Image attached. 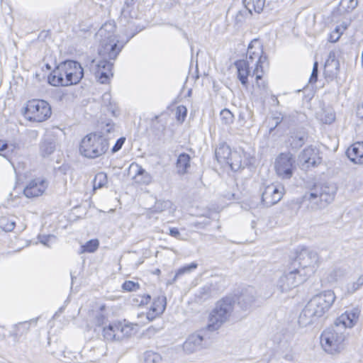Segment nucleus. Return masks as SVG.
I'll return each mask as SVG.
<instances>
[{
    "instance_id": "45",
    "label": "nucleus",
    "mask_w": 363,
    "mask_h": 363,
    "mask_svg": "<svg viewBox=\"0 0 363 363\" xmlns=\"http://www.w3.org/2000/svg\"><path fill=\"white\" fill-rule=\"evenodd\" d=\"M211 295V285L206 284L201 288L198 297L201 299H206Z\"/></svg>"
},
{
    "instance_id": "38",
    "label": "nucleus",
    "mask_w": 363,
    "mask_h": 363,
    "mask_svg": "<svg viewBox=\"0 0 363 363\" xmlns=\"http://www.w3.org/2000/svg\"><path fill=\"white\" fill-rule=\"evenodd\" d=\"M162 357L157 352L147 351L144 354L145 363H160Z\"/></svg>"
},
{
    "instance_id": "57",
    "label": "nucleus",
    "mask_w": 363,
    "mask_h": 363,
    "mask_svg": "<svg viewBox=\"0 0 363 363\" xmlns=\"http://www.w3.org/2000/svg\"><path fill=\"white\" fill-rule=\"evenodd\" d=\"M343 3L347 4V11H352L354 9L358 4L357 0H342Z\"/></svg>"
},
{
    "instance_id": "11",
    "label": "nucleus",
    "mask_w": 363,
    "mask_h": 363,
    "mask_svg": "<svg viewBox=\"0 0 363 363\" xmlns=\"http://www.w3.org/2000/svg\"><path fill=\"white\" fill-rule=\"evenodd\" d=\"M274 168L279 177L290 179L296 169L294 155L291 152L279 154L275 160Z\"/></svg>"
},
{
    "instance_id": "56",
    "label": "nucleus",
    "mask_w": 363,
    "mask_h": 363,
    "mask_svg": "<svg viewBox=\"0 0 363 363\" xmlns=\"http://www.w3.org/2000/svg\"><path fill=\"white\" fill-rule=\"evenodd\" d=\"M294 355L292 352V348L291 347H288L286 348V351L283 354V358L288 362H291L294 360Z\"/></svg>"
},
{
    "instance_id": "63",
    "label": "nucleus",
    "mask_w": 363,
    "mask_h": 363,
    "mask_svg": "<svg viewBox=\"0 0 363 363\" xmlns=\"http://www.w3.org/2000/svg\"><path fill=\"white\" fill-rule=\"evenodd\" d=\"M357 115L358 117L363 118V102L358 104L357 108Z\"/></svg>"
},
{
    "instance_id": "46",
    "label": "nucleus",
    "mask_w": 363,
    "mask_h": 363,
    "mask_svg": "<svg viewBox=\"0 0 363 363\" xmlns=\"http://www.w3.org/2000/svg\"><path fill=\"white\" fill-rule=\"evenodd\" d=\"M335 119V115L332 111H324L321 116V121L325 124L332 123Z\"/></svg>"
},
{
    "instance_id": "44",
    "label": "nucleus",
    "mask_w": 363,
    "mask_h": 363,
    "mask_svg": "<svg viewBox=\"0 0 363 363\" xmlns=\"http://www.w3.org/2000/svg\"><path fill=\"white\" fill-rule=\"evenodd\" d=\"M56 237L53 235H38L39 242L45 246L50 247V242L55 241Z\"/></svg>"
},
{
    "instance_id": "12",
    "label": "nucleus",
    "mask_w": 363,
    "mask_h": 363,
    "mask_svg": "<svg viewBox=\"0 0 363 363\" xmlns=\"http://www.w3.org/2000/svg\"><path fill=\"white\" fill-rule=\"evenodd\" d=\"M133 328L127 324L121 322L109 323L108 326L104 327L103 335L109 341H121L131 335Z\"/></svg>"
},
{
    "instance_id": "18",
    "label": "nucleus",
    "mask_w": 363,
    "mask_h": 363,
    "mask_svg": "<svg viewBox=\"0 0 363 363\" xmlns=\"http://www.w3.org/2000/svg\"><path fill=\"white\" fill-rule=\"evenodd\" d=\"M203 337L201 335L194 333L189 336L183 344V350L187 354L194 353L203 347Z\"/></svg>"
},
{
    "instance_id": "43",
    "label": "nucleus",
    "mask_w": 363,
    "mask_h": 363,
    "mask_svg": "<svg viewBox=\"0 0 363 363\" xmlns=\"http://www.w3.org/2000/svg\"><path fill=\"white\" fill-rule=\"evenodd\" d=\"M122 289L126 291H135L140 289V284L133 281H125L122 284Z\"/></svg>"
},
{
    "instance_id": "53",
    "label": "nucleus",
    "mask_w": 363,
    "mask_h": 363,
    "mask_svg": "<svg viewBox=\"0 0 363 363\" xmlns=\"http://www.w3.org/2000/svg\"><path fill=\"white\" fill-rule=\"evenodd\" d=\"M60 65H63L65 68H82L81 64L74 60H65Z\"/></svg>"
},
{
    "instance_id": "36",
    "label": "nucleus",
    "mask_w": 363,
    "mask_h": 363,
    "mask_svg": "<svg viewBox=\"0 0 363 363\" xmlns=\"http://www.w3.org/2000/svg\"><path fill=\"white\" fill-rule=\"evenodd\" d=\"M363 286V275L358 277L355 281L348 283L346 286V293L347 294H353L361 286Z\"/></svg>"
},
{
    "instance_id": "20",
    "label": "nucleus",
    "mask_w": 363,
    "mask_h": 363,
    "mask_svg": "<svg viewBox=\"0 0 363 363\" xmlns=\"http://www.w3.org/2000/svg\"><path fill=\"white\" fill-rule=\"evenodd\" d=\"M255 291L253 287L245 289L237 298L238 306L242 310L249 309L255 301Z\"/></svg>"
},
{
    "instance_id": "24",
    "label": "nucleus",
    "mask_w": 363,
    "mask_h": 363,
    "mask_svg": "<svg viewBox=\"0 0 363 363\" xmlns=\"http://www.w3.org/2000/svg\"><path fill=\"white\" fill-rule=\"evenodd\" d=\"M176 210L175 206L172 202L169 200H159L155 203V205L150 211L153 213H162L164 211H168L172 214Z\"/></svg>"
},
{
    "instance_id": "10",
    "label": "nucleus",
    "mask_w": 363,
    "mask_h": 363,
    "mask_svg": "<svg viewBox=\"0 0 363 363\" xmlns=\"http://www.w3.org/2000/svg\"><path fill=\"white\" fill-rule=\"evenodd\" d=\"M296 262H298V270L304 271L307 274V278L314 273L315 268L319 263V257L316 252L303 248L298 252L296 257Z\"/></svg>"
},
{
    "instance_id": "33",
    "label": "nucleus",
    "mask_w": 363,
    "mask_h": 363,
    "mask_svg": "<svg viewBox=\"0 0 363 363\" xmlns=\"http://www.w3.org/2000/svg\"><path fill=\"white\" fill-rule=\"evenodd\" d=\"M345 272L340 268H335L328 272L326 277V280L329 283H335L340 279L343 277Z\"/></svg>"
},
{
    "instance_id": "64",
    "label": "nucleus",
    "mask_w": 363,
    "mask_h": 363,
    "mask_svg": "<svg viewBox=\"0 0 363 363\" xmlns=\"http://www.w3.org/2000/svg\"><path fill=\"white\" fill-rule=\"evenodd\" d=\"M199 69H189V75H191L193 78L195 79H199Z\"/></svg>"
},
{
    "instance_id": "32",
    "label": "nucleus",
    "mask_w": 363,
    "mask_h": 363,
    "mask_svg": "<svg viewBox=\"0 0 363 363\" xmlns=\"http://www.w3.org/2000/svg\"><path fill=\"white\" fill-rule=\"evenodd\" d=\"M232 170L236 171L242 167V160L240 154L234 151L233 152L228 162L227 163Z\"/></svg>"
},
{
    "instance_id": "30",
    "label": "nucleus",
    "mask_w": 363,
    "mask_h": 363,
    "mask_svg": "<svg viewBox=\"0 0 363 363\" xmlns=\"http://www.w3.org/2000/svg\"><path fill=\"white\" fill-rule=\"evenodd\" d=\"M61 69H53L48 77V82L52 86H66L65 79L60 72Z\"/></svg>"
},
{
    "instance_id": "14",
    "label": "nucleus",
    "mask_w": 363,
    "mask_h": 363,
    "mask_svg": "<svg viewBox=\"0 0 363 363\" xmlns=\"http://www.w3.org/2000/svg\"><path fill=\"white\" fill-rule=\"evenodd\" d=\"M298 160L303 167H316L322 162L319 150L313 145L306 147L299 155Z\"/></svg>"
},
{
    "instance_id": "34",
    "label": "nucleus",
    "mask_w": 363,
    "mask_h": 363,
    "mask_svg": "<svg viewBox=\"0 0 363 363\" xmlns=\"http://www.w3.org/2000/svg\"><path fill=\"white\" fill-rule=\"evenodd\" d=\"M150 300L151 296L149 294H137L133 296L131 302L135 306H142L147 305Z\"/></svg>"
},
{
    "instance_id": "4",
    "label": "nucleus",
    "mask_w": 363,
    "mask_h": 363,
    "mask_svg": "<svg viewBox=\"0 0 363 363\" xmlns=\"http://www.w3.org/2000/svg\"><path fill=\"white\" fill-rule=\"evenodd\" d=\"M108 140L97 133L86 135L81 141L79 151L86 157L94 159L106 153L108 149Z\"/></svg>"
},
{
    "instance_id": "7",
    "label": "nucleus",
    "mask_w": 363,
    "mask_h": 363,
    "mask_svg": "<svg viewBox=\"0 0 363 363\" xmlns=\"http://www.w3.org/2000/svg\"><path fill=\"white\" fill-rule=\"evenodd\" d=\"M52 113L50 104L44 101L33 99L28 101L24 108L23 115L29 121L40 123L46 121Z\"/></svg>"
},
{
    "instance_id": "58",
    "label": "nucleus",
    "mask_w": 363,
    "mask_h": 363,
    "mask_svg": "<svg viewBox=\"0 0 363 363\" xmlns=\"http://www.w3.org/2000/svg\"><path fill=\"white\" fill-rule=\"evenodd\" d=\"M249 14L247 10L245 8L243 10L239 11L235 16V21L240 23L243 21L245 15Z\"/></svg>"
},
{
    "instance_id": "47",
    "label": "nucleus",
    "mask_w": 363,
    "mask_h": 363,
    "mask_svg": "<svg viewBox=\"0 0 363 363\" xmlns=\"http://www.w3.org/2000/svg\"><path fill=\"white\" fill-rule=\"evenodd\" d=\"M1 225L4 230L10 232L13 230L16 225V223L13 220H9L6 218H3L1 220Z\"/></svg>"
},
{
    "instance_id": "60",
    "label": "nucleus",
    "mask_w": 363,
    "mask_h": 363,
    "mask_svg": "<svg viewBox=\"0 0 363 363\" xmlns=\"http://www.w3.org/2000/svg\"><path fill=\"white\" fill-rule=\"evenodd\" d=\"M318 69H312V72H311V77L309 78L308 83L311 84L315 83L318 79Z\"/></svg>"
},
{
    "instance_id": "28",
    "label": "nucleus",
    "mask_w": 363,
    "mask_h": 363,
    "mask_svg": "<svg viewBox=\"0 0 363 363\" xmlns=\"http://www.w3.org/2000/svg\"><path fill=\"white\" fill-rule=\"evenodd\" d=\"M37 318L30 319L28 321L20 322L14 325V335L16 337H20L23 335L26 334L30 330V327L32 324L36 325Z\"/></svg>"
},
{
    "instance_id": "22",
    "label": "nucleus",
    "mask_w": 363,
    "mask_h": 363,
    "mask_svg": "<svg viewBox=\"0 0 363 363\" xmlns=\"http://www.w3.org/2000/svg\"><path fill=\"white\" fill-rule=\"evenodd\" d=\"M56 148V140L53 136L45 137L40 143V154L45 157L54 152Z\"/></svg>"
},
{
    "instance_id": "29",
    "label": "nucleus",
    "mask_w": 363,
    "mask_h": 363,
    "mask_svg": "<svg viewBox=\"0 0 363 363\" xmlns=\"http://www.w3.org/2000/svg\"><path fill=\"white\" fill-rule=\"evenodd\" d=\"M16 149L17 146L15 144H9L0 140V155L3 156L9 161H11L12 155L15 153Z\"/></svg>"
},
{
    "instance_id": "17",
    "label": "nucleus",
    "mask_w": 363,
    "mask_h": 363,
    "mask_svg": "<svg viewBox=\"0 0 363 363\" xmlns=\"http://www.w3.org/2000/svg\"><path fill=\"white\" fill-rule=\"evenodd\" d=\"M131 170L135 172L133 179L135 183L147 185L152 182V177L151 174L138 164L134 162L132 163L129 167V171Z\"/></svg>"
},
{
    "instance_id": "5",
    "label": "nucleus",
    "mask_w": 363,
    "mask_h": 363,
    "mask_svg": "<svg viewBox=\"0 0 363 363\" xmlns=\"http://www.w3.org/2000/svg\"><path fill=\"white\" fill-rule=\"evenodd\" d=\"M233 297H225L218 301L209 315L207 329L210 331L218 330L229 318L235 306Z\"/></svg>"
},
{
    "instance_id": "61",
    "label": "nucleus",
    "mask_w": 363,
    "mask_h": 363,
    "mask_svg": "<svg viewBox=\"0 0 363 363\" xmlns=\"http://www.w3.org/2000/svg\"><path fill=\"white\" fill-rule=\"evenodd\" d=\"M169 235L178 239H179L180 237V233L177 228H171L169 229Z\"/></svg>"
},
{
    "instance_id": "42",
    "label": "nucleus",
    "mask_w": 363,
    "mask_h": 363,
    "mask_svg": "<svg viewBox=\"0 0 363 363\" xmlns=\"http://www.w3.org/2000/svg\"><path fill=\"white\" fill-rule=\"evenodd\" d=\"M238 76L242 84L245 86L247 84V77H253L250 69H238Z\"/></svg>"
},
{
    "instance_id": "55",
    "label": "nucleus",
    "mask_w": 363,
    "mask_h": 363,
    "mask_svg": "<svg viewBox=\"0 0 363 363\" xmlns=\"http://www.w3.org/2000/svg\"><path fill=\"white\" fill-rule=\"evenodd\" d=\"M125 141V138H124V137H121L119 139H118L117 141L116 142L115 145L112 147V150H111L112 152L115 153V152H118L119 150H121L123 145L124 144Z\"/></svg>"
},
{
    "instance_id": "2",
    "label": "nucleus",
    "mask_w": 363,
    "mask_h": 363,
    "mask_svg": "<svg viewBox=\"0 0 363 363\" xmlns=\"http://www.w3.org/2000/svg\"><path fill=\"white\" fill-rule=\"evenodd\" d=\"M115 30V23L111 21L105 23L98 30L96 36L100 43L99 54L101 60L97 62L92 60L91 66L94 65L96 68H111L113 66V61L123 46L133 36L132 35L123 38L116 35Z\"/></svg>"
},
{
    "instance_id": "8",
    "label": "nucleus",
    "mask_w": 363,
    "mask_h": 363,
    "mask_svg": "<svg viewBox=\"0 0 363 363\" xmlns=\"http://www.w3.org/2000/svg\"><path fill=\"white\" fill-rule=\"evenodd\" d=\"M335 298V293L331 290H327L313 296L306 306L318 319L329 311Z\"/></svg>"
},
{
    "instance_id": "54",
    "label": "nucleus",
    "mask_w": 363,
    "mask_h": 363,
    "mask_svg": "<svg viewBox=\"0 0 363 363\" xmlns=\"http://www.w3.org/2000/svg\"><path fill=\"white\" fill-rule=\"evenodd\" d=\"M340 30H341V28L338 26H337L335 28V30L330 34V41L335 43L339 40V38L342 34V32Z\"/></svg>"
},
{
    "instance_id": "51",
    "label": "nucleus",
    "mask_w": 363,
    "mask_h": 363,
    "mask_svg": "<svg viewBox=\"0 0 363 363\" xmlns=\"http://www.w3.org/2000/svg\"><path fill=\"white\" fill-rule=\"evenodd\" d=\"M102 103L104 106L109 107V110L112 111L113 113H114V111L112 108V103H111V95L109 92H105L102 96Z\"/></svg>"
},
{
    "instance_id": "25",
    "label": "nucleus",
    "mask_w": 363,
    "mask_h": 363,
    "mask_svg": "<svg viewBox=\"0 0 363 363\" xmlns=\"http://www.w3.org/2000/svg\"><path fill=\"white\" fill-rule=\"evenodd\" d=\"M191 157L186 153H182L178 156L176 163V169L179 174L187 173L190 167Z\"/></svg>"
},
{
    "instance_id": "3",
    "label": "nucleus",
    "mask_w": 363,
    "mask_h": 363,
    "mask_svg": "<svg viewBox=\"0 0 363 363\" xmlns=\"http://www.w3.org/2000/svg\"><path fill=\"white\" fill-rule=\"evenodd\" d=\"M236 68H265L269 66L268 56L263 51L259 40H252L248 45L245 60L235 62Z\"/></svg>"
},
{
    "instance_id": "13",
    "label": "nucleus",
    "mask_w": 363,
    "mask_h": 363,
    "mask_svg": "<svg viewBox=\"0 0 363 363\" xmlns=\"http://www.w3.org/2000/svg\"><path fill=\"white\" fill-rule=\"evenodd\" d=\"M284 195V187L281 185L271 184L264 187L262 194V201L267 207L277 203Z\"/></svg>"
},
{
    "instance_id": "40",
    "label": "nucleus",
    "mask_w": 363,
    "mask_h": 363,
    "mask_svg": "<svg viewBox=\"0 0 363 363\" xmlns=\"http://www.w3.org/2000/svg\"><path fill=\"white\" fill-rule=\"evenodd\" d=\"M220 116L222 123L225 125H230L233 122L234 116L231 111L227 108H224L220 111Z\"/></svg>"
},
{
    "instance_id": "23",
    "label": "nucleus",
    "mask_w": 363,
    "mask_h": 363,
    "mask_svg": "<svg viewBox=\"0 0 363 363\" xmlns=\"http://www.w3.org/2000/svg\"><path fill=\"white\" fill-rule=\"evenodd\" d=\"M232 153L230 147L225 143L220 144L215 150L216 158L220 164H227Z\"/></svg>"
},
{
    "instance_id": "1",
    "label": "nucleus",
    "mask_w": 363,
    "mask_h": 363,
    "mask_svg": "<svg viewBox=\"0 0 363 363\" xmlns=\"http://www.w3.org/2000/svg\"><path fill=\"white\" fill-rule=\"evenodd\" d=\"M359 314L360 310L358 308L347 311L335 320L332 326L323 331L320 344L324 351L330 354H335L345 349L348 335L347 329L355 325Z\"/></svg>"
},
{
    "instance_id": "49",
    "label": "nucleus",
    "mask_w": 363,
    "mask_h": 363,
    "mask_svg": "<svg viewBox=\"0 0 363 363\" xmlns=\"http://www.w3.org/2000/svg\"><path fill=\"white\" fill-rule=\"evenodd\" d=\"M187 110L185 106H179L177 108L176 117L178 121L183 122L186 116Z\"/></svg>"
},
{
    "instance_id": "62",
    "label": "nucleus",
    "mask_w": 363,
    "mask_h": 363,
    "mask_svg": "<svg viewBox=\"0 0 363 363\" xmlns=\"http://www.w3.org/2000/svg\"><path fill=\"white\" fill-rule=\"evenodd\" d=\"M114 130V124L113 123H107L106 126L103 128L104 133H109Z\"/></svg>"
},
{
    "instance_id": "27",
    "label": "nucleus",
    "mask_w": 363,
    "mask_h": 363,
    "mask_svg": "<svg viewBox=\"0 0 363 363\" xmlns=\"http://www.w3.org/2000/svg\"><path fill=\"white\" fill-rule=\"evenodd\" d=\"M266 0H243V4L248 13L252 14L254 11L259 13L263 11Z\"/></svg>"
},
{
    "instance_id": "31",
    "label": "nucleus",
    "mask_w": 363,
    "mask_h": 363,
    "mask_svg": "<svg viewBox=\"0 0 363 363\" xmlns=\"http://www.w3.org/2000/svg\"><path fill=\"white\" fill-rule=\"evenodd\" d=\"M78 72H65V74L66 76L65 81H66V86L69 84H77L80 79L84 76V69H77Z\"/></svg>"
},
{
    "instance_id": "50",
    "label": "nucleus",
    "mask_w": 363,
    "mask_h": 363,
    "mask_svg": "<svg viewBox=\"0 0 363 363\" xmlns=\"http://www.w3.org/2000/svg\"><path fill=\"white\" fill-rule=\"evenodd\" d=\"M283 116L281 113H279L277 116H273L269 123H272V127L269 128V133H272L283 121Z\"/></svg>"
},
{
    "instance_id": "26",
    "label": "nucleus",
    "mask_w": 363,
    "mask_h": 363,
    "mask_svg": "<svg viewBox=\"0 0 363 363\" xmlns=\"http://www.w3.org/2000/svg\"><path fill=\"white\" fill-rule=\"evenodd\" d=\"M317 320L318 318L314 316V313L306 305L299 315L298 323L300 325L306 327L313 323Z\"/></svg>"
},
{
    "instance_id": "9",
    "label": "nucleus",
    "mask_w": 363,
    "mask_h": 363,
    "mask_svg": "<svg viewBox=\"0 0 363 363\" xmlns=\"http://www.w3.org/2000/svg\"><path fill=\"white\" fill-rule=\"evenodd\" d=\"M307 279V274L304 271L294 268L285 272L278 279L277 287L281 292H288L303 284Z\"/></svg>"
},
{
    "instance_id": "6",
    "label": "nucleus",
    "mask_w": 363,
    "mask_h": 363,
    "mask_svg": "<svg viewBox=\"0 0 363 363\" xmlns=\"http://www.w3.org/2000/svg\"><path fill=\"white\" fill-rule=\"evenodd\" d=\"M337 188L334 184H325L315 187L314 191L305 195L314 209H321L330 203L335 198Z\"/></svg>"
},
{
    "instance_id": "21",
    "label": "nucleus",
    "mask_w": 363,
    "mask_h": 363,
    "mask_svg": "<svg viewBox=\"0 0 363 363\" xmlns=\"http://www.w3.org/2000/svg\"><path fill=\"white\" fill-rule=\"evenodd\" d=\"M346 153L354 163L363 164V142L354 143L347 149Z\"/></svg>"
},
{
    "instance_id": "48",
    "label": "nucleus",
    "mask_w": 363,
    "mask_h": 363,
    "mask_svg": "<svg viewBox=\"0 0 363 363\" xmlns=\"http://www.w3.org/2000/svg\"><path fill=\"white\" fill-rule=\"evenodd\" d=\"M256 75V81L257 85L258 87L262 88L263 89H267V83L262 80V76L259 74V69H253L252 76Z\"/></svg>"
},
{
    "instance_id": "59",
    "label": "nucleus",
    "mask_w": 363,
    "mask_h": 363,
    "mask_svg": "<svg viewBox=\"0 0 363 363\" xmlns=\"http://www.w3.org/2000/svg\"><path fill=\"white\" fill-rule=\"evenodd\" d=\"M105 320H106L105 316L103 314L99 313L96 315L95 319H94V323H95L96 325L100 327L104 324Z\"/></svg>"
},
{
    "instance_id": "37",
    "label": "nucleus",
    "mask_w": 363,
    "mask_h": 363,
    "mask_svg": "<svg viewBox=\"0 0 363 363\" xmlns=\"http://www.w3.org/2000/svg\"><path fill=\"white\" fill-rule=\"evenodd\" d=\"M197 267H198V264L196 263L192 262L191 264H189L187 265H185L181 268H179L175 274L174 280H176L177 278H179V277H181L185 274H189V273L191 272L192 271L196 269L197 268Z\"/></svg>"
},
{
    "instance_id": "19",
    "label": "nucleus",
    "mask_w": 363,
    "mask_h": 363,
    "mask_svg": "<svg viewBox=\"0 0 363 363\" xmlns=\"http://www.w3.org/2000/svg\"><path fill=\"white\" fill-rule=\"evenodd\" d=\"M166 305L167 300L165 296H161L157 297L154 300L149 311L147 313V318L149 320H152L156 317L162 314L166 308Z\"/></svg>"
},
{
    "instance_id": "15",
    "label": "nucleus",
    "mask_w": 363,
    "mask_h": 363,
    "mask_svg": "<svg viewBox=\"0 0 363 363\" xmlns=\"http://www.w3.org/2000/svg\"><path fill=\"white\" fill-rule=\"evenodd\" d=\"M308 138V133L303 128L292 130L286 140V145L292 150H297L301 147Z\"/></svg>"
},
{
    "instance_id": "52",
    "label": "nucleus",
    "mask_w": 363,
    "mask_h": 363,
    "mask_svg": "<svg viewBox=\"0 0 363 363\" xmlns=\"http://www.w3.org/2000/svg\"><path fill=\"white\" fill-rule=\"evenodd\" d=\"M96 77L101 84H106L109 81V76L106 72L97 70L95 73Z\"/></svg>"
},
{
    "instance_id": "39",
    "label": "nucleus",
    "mask_w": 363,
    "mask_h": 363,
    "mask_svg": "<svg viewBox=\"0 0 363 363\" xmlns=\"http://www.w3.org/2000/svg\"><path fill=\"white\" fill-rule=\"evenodd\" d=\"M340 64L338 60L336 58L335 53L333 52H330L325 59V62L324 64V67H330V68H339Z\"/></svg>"
},
{
    "instance_id": "16",
    "label": "nucleus",
    "mask_w": 363,
    "mask_h": 363,
    "mask_svg": "<svg viewBox=\"0 0 363 363\" xmlns=\"http://www.w3.org/2000/svg\"><path fill=\"white\" fill-rule=\"evenodd\" d=\"M48 187L44 179H35L30 181L24 188V195L28 198L37 197L42 195Z\"/></svg>"
},
{
    "instance_id": "35",
    "label": "nucleus",
    "mask_w": 363,
    "mask_h": 363,
    "mask_svg": "<svg viewBox=\"0 0 363 363\" xmlns=\"http://www.w3.org/2000/svg\"><path fill=\"white\" fill-rule=\"evenodd\" d=\"M108 182L107 175L104 172H99L95 175L94 179V189H101L104 187Z\"/></svg>"
},
{
    "instance_id": "41",
    "label": "nucleus",
    "mask_w": 363,
    "mask_h": 363,
    "mask_svg": "<svg viewBox=\"0 0 363 363\" xmlns=\"http://www.w3.org/2000/svg\"><path fill=\"white\" fill-rule=\"evenodd\" d=\"M99 245L98 240H90L85 245H82V252H94L98 249Z\"/></svg>"
}]
</instances>
